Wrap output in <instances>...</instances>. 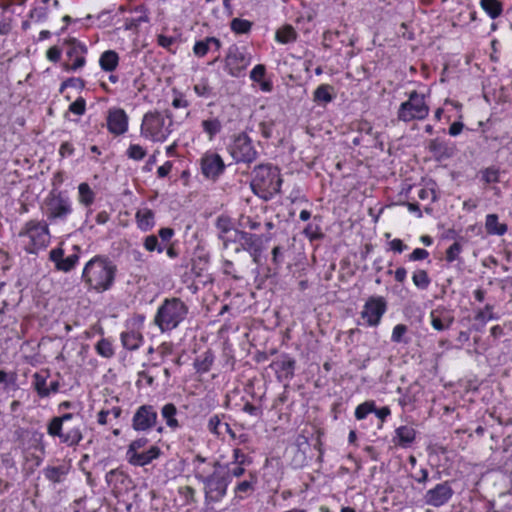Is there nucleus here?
I'll return each mask as SVG.
<instances>
[{
    "instance_id": "nucleus-42",
    "label": "nucleus",
    "mask_w": 512,
    "mask_h": 512,
    "mask_svg": "<svg viewBox=\"0 0 512 512\" xmlns=\"http://www.w3.org/2000/svg\"><path fill=\"white\" fill-rule=\"evenodd\" d=\"M65 474V468L61 466L47 467L44 469L45 477L53 483H60L63 480Z\"/></svg>"
},
{
    "instance_id": "nucleus-16",
    "label": "nucleus",
    "mask_w": 512,
    "mask_h": 512,
    "mask_svg": "<svg viewBox=\"0 0 512 512\" xmlns=\"http://www.w3.org/2000/svg\"><path fill=\"white\" fill-rule=\"evenodd\" d=\"M225 164L217 153L207 152L201 158V171L208 179L218 178L224 171Z\"/></svg>"
},
{
    "instance_id": "nucleus-23",
    "label": "nucleus",
    "mask_w": 512,
    "mask_h": 512,
    "mask_svg": "<svg viewBox=\"0 0 512 512\" xmlns=\"http://www.w3.org/2000/svg\"><path fill=\"white\" fill-rule=\"evenodd\" d=\"M394 442L401 447H408L416 437V431L411 426H400L395 431Z\"/></svg>"
},
{
    "instance_id": "nucleus-14",
    "label": "nucleus",
    "mask_w": 512,
    "mask_h": 512,
    "mask_svg": "<svg viewBox=\"0 0 512 512\" xmlns=\"http://www.w3.org/2000/svg\"><path fill=\"white\" fill-rule=\"evenodd\" d=\"M107 129L114 136H120L128 131L129 117L122 108L112 107L107 112Z\"/></svg>"
},
{
    "instance_id": "nucleus-29",
    "label": "nucleus",
    "mask_w": 512,
    "mask_h": 512,
    "mask_svg": "<svg viewBox=\"0 0 512 512\" xmlns=\"http://www.w3.org/2000/svg\"><path fill=\"white\" fill-rule=\"evenodd\" d=\"M207 428L212 434L218 437L223 435L222 429H224L233 437L235 435L232 429L230 428L229 424L223 423L219 415H213L210 417V419L208 420Z\"/></svg>"
},
{
    "instance_id": "nucleus-62",
    "label": "nucleus",
    "mask_w": 512,
    "mask_h": 512,
    "mask_svg": "<svg viewBox=\"0 0 512 512\" xmlns=\"http://www.w3.org/2000/svg\"><path fill=\"white\" fill-rule=\"evenodd\" d=\"M429 256V252L423 248H416L413 250V252L409 255L410 261H419L424 260Z\"/></svg>"
},
{
    "instance_id": "nucleus-27",
    "label": "nucleus",
    "mask_w": 512,
    "mask_h": 512,
    "mask_svg": "<svg viewBox=\"0 0 512 512\" xmlns=\"http://www.w3.org/2000/svg\"><path fill=\"white\" fill-rule=\"evenodd\" d=\"M211 47H214L215 50H219L221 47L220 40L215 37H207L206 39L195 43L193 52L198 57H204Z\"/></svg>"
},
{
    "instance_id": "nucleus-55",
    "label": "nucleus",
    "mask_w": 512,
    "mask_h": 512,
    "mask_svg": "<svg viewBox=\"0 0 512 512\" xmlns=\"http://www.w3.org/2000/svg\"><path fill=\"white\" fill-rule=\"evenodd\" d=\"M233 464L250 465L251 459L241 449L236 448L233 450V461L230 465Z\"/></svg>"
},
{
    "instance_id": "nucleus-33",
    "label": "nucleus",
    "mask_w": 512,
    "mask_h": 512,
    "mask_svg": "<svg viewBox=\"0 0 512 512\" xmlns=\"http://www.w3.org/2000/svg\"><path fill=\"white\" fill-rule=\"evenodd\" d=\"M78 201L85 207L91 206L95 201V193L86 182L78 185Z\"/></svg>"
},
{
    "instance_id": "nucleus-18",
    "label": "nucleus",
    "mask_w": 512,
    "mask_h": 512,
    "mask_svg": "<svg viewBox=\"0 0 512 512\" xmlns=\"http://www.w3.org/2000/svg\"><path fill=\"white\" fill-rule=\"evenodd\" d=\"M234 242L240 244L241 248L249 254H255L256 251H263L262 237L256 234L241 230H234Z\"/></svg>"
},
{
    "instance_id": "nucleus-13",
    "label": "nucleus",
    "mask_w": 512,
    "mask_h": 512,
    "mask_svg": "<svg viewBox=\"0 0 512 512\" xmlns=\"http://www.w3.org/2000/svg\"><path fill=\"white\" fill-rule=\"evenodd\" d=\"M453 494L454 491L451 485L445 481L427 490L423 496V501L428 506L441 507L450 501Z\"/></svg>"
},
{
    "instance_id": "nucleus-37",
    "label": "nucleus",
    "mask_w": 512,
    "mask_h": 512,
    "mask_svg": "<svg viewBox=\"0 0 512 512\" xmlns=\"http://www.w3.org/2000/svg\"><path fill=\"white\" fill-rule=\"evenodd\" d=\"M33 387L39 397H41V398L48 397L49 391H48V385H47V374L35 373L33 375Z\"/></svg>"
},
{
    "instance_id": "nucleus-2",
    "label": "nucleus",
    "mask_w": 512,
    "mask_h": 512,
    "mask_svg": "<svg viewBox=\"0 0 512 512\" xmlns=\"http://www.w3.org/2000/svg\"><path fill=\"white\" fill-rule=\"evenodd\" d=\"M282 179L277 167L261 164L254 168L251 180L253 192L264 200L273 198L280 192Z\"/></svg>"
},
{
    "instance_id": "nucleus-43",
    "label": "nucleus",
    "mask_w": 512,
    "mask_h": 512,
    "mask_svg": "<svg viewBox=\"0 0 512 512\" xmlns=\"http://www.w3.org/2000/svg\"><path fill=\"white\" fill-rule=\"evenodd\" d=\"M230 27L236 34H245L251 30L252 22L246 19L234 18L231 21Z\"/></svg>"
},
{
    "instance_id": "nucleus-61",
    "label": "nucleus",
    "mask_w": 512,
    "mask_h": 512,
    "mask_svg": "<svg viewBox=\"0 0 512 512\" xmlns=\"http://www.w3.org/2000/svg\"><path fill=\"white\" fill-rule=\"evenodd\" d=\"M234 467H230L231 465H228V472L225 476H228V480L230 481V477H241L245 472V465L240 464H234Z\"/></svg>"
},
{
    "instance_id": "nucleus-51",
    "label": "nucleus",
    "mask_w": 512,
    "mask_h": 512,
    "mask_svg": "<svg viewBox=\"0 0 512 512\" xmlns=\"http://www.w3.org/2000/svg\"><path fill=\"white\" fill-rule=\"evenodd\" d=\"M16 379V373H8L4 370H0V383L4 385L5 390L9 389L10 387H14L16 385Z\"/></svg>"
},
{
    "instance_id": "nucleus-41",
    "label": "nucleus",
    "mask_w": 512,
    "mask_h": 512,
    "mask_svg": "<svg viewBox=\"0 0 512 512\" xmlns=\"http://www.w3.org/2000/svg\"><path fill=\"white\" fill-rule=\"evenodd\" d=\"M96 352L105 358H111L114 355V348L109 339L102 338L95 345Z\"/></svg>"
},
{
    "instance_id": "nucleus-8",
    "label": "nucleus",
    "mask_w": 512,
    "mask_h": 512,
    "mask_svg": "<svg viewBox=\"0 0 512 512\" xmlns=\"http://www.w3.org/2000/svg\"><path fill=\"white\" fill-rule=\"evenodd\" d=\"M198 469V467L196 468ZM195 477L204 484L205 500L207 503H216L223 499L229 485L228 476L214 471L209 476L196 470Z\"/></svg>"
},
{
    "instance_id": "nucleus-56",
    "label": "nucleus",
    "mask_w": 512,
    "mask_h": 512,
    "mask_svg": "<svg viewBox=\"0 0 512 512\" xmlns=\"http://www.w3.org/2000/svg\"><path fill=\"white\" fill-rule=\"evenodd\" d=\"M461 251V244L459 242H454L452 245L449 246V248L446 251V260L450 263L455 261L458 258L459 254L461 253Z\"/></svg>"
},
{
    "instance_id": "nucleus-57",
    "label": "nucleus",
    "mask_w": 512,
    "mask_h": 512,
    "mask_svg": "<svg viewBox=\"0 0 512 512\" xmlns=\"http://www.w3.org/2000/svg\"><path fill=\"white\" fill-rule=\"evenodd\" d=\"M86 103L83 98L76 99L69 106V111L76 115H83L85 113Z\"/></svg>"
},
{
    "instance_id": "nucleus-24",
    "label": "nucleus",
    "mask_w": 512,
    "mask_h": 512,
    "mask_svg": "<svg viewBox=\"0 0 512 512\" xmlns=\"http://www.w3.org/2000/svg\"><path fill=\"white\" fill-rule=\"evenodd\" d=\"M507 225L499 222L497 214H488L485 218V230L489 235L502 236L507 232Z\"/></svg>"
},
{
    "instance_id": "nucleus-21",
    "label": "nucleus",
    "mask_w": 512,
    "mask_h": 512,
    "mask_svg": "<svg viewBox=\"0 0 512 512\" xmlns=\"http://www.w3.org/2000/svg\"><path fill=\"white\" fill-rule=\"evenodd\" d=\"M431 325L437 331H444L450 328L454 317L445 310H433L430 313Z\"/></svg>"
},
{
    "instance_id": "nucleus-34",
    "label": "nucleus",
    "mask_w": 512,
    "mask_h": 512,
    "mask_svg": "<svg viewBox=\"0 0 512 512\" xmlns=\"http://www.w3.org/2000/svg\"><path fill=\"white\" fill-rule=\"evenodd\" d=\"M333 87L328 84H322L317 87L313 94V100L319 104H327L333 100Z\"/></svg>"
},
{
    "instance_id": "nucleus-28",
    "label": "nucleus",
    "mask_w": 512,
    "mask_h": 512,
    "mask_svg": "<svg viewBox=\"0 0 512 512\" xmlns=\"http://www.w3.org/2000/svg\"><path fill=\"white\" fill-rule=\"evenodd\" d=\"M161 416L165 420L167 426L176 430L180 427V424L176 418L177 408L173 403H166L161 409Z\"/></svg>"
},
{
    "instance_id": "nucleus-15",
    "label": "nucleus",
    "mask_w": 512,
    "mask_h": 512,
    "mask_svg": "<svg viewBox=\"0 0 512 512\" xmlns=\"http://www.w3.org/2000/svg\"><path fill=\"white\" fill-rule=\"evenodd\" d=\"M225 63L228 73L233 77H238L250 64V58L238 47H231L226 56Z\"/></svg>"
},
{
    "instance_id": "nucleus-52",
    "label": "nucleus",
    "mask_w": 512,
    "mask_h": 512,
    "mask_svg": "<svg viewBox=\"0 0 512 512\" xmlns=\"http://www.w3.org/2000/svg\"><path fill=\"white\" fill-rule=\"evenodd\" d=\"M374 411V402H364L357 406L355 417L358 420L364 419L369 413Z\"/></svg>"
},
{
    "instance_id": "nucleus-47",
    "label": "nucleus",
    "mask_w": 512,
    "mask_h": 512,
    "mask_svg": "<svg viewBox=\"0 0 512 512\" xmlns=\"http://www.w3.org/2000/svg\"><path fill=\"white\" fill-rule=\"evenodd\" d=\"M303 233L311 241L322 239L324 236L323 233L321 232L319 225L313 223L308 224L305 227Z\"/></svg>"
},
{
    "instance_id": "nucleus-45",
    "label": "nucleus",
    "mask_w": 512,
    "mask_h": 512,
    "mask_svg": "<svg viewBox=\"0 0 512 512\" xmlns=\"http://www.w3.org/2000/svg\"><path fill=\"white\" fill-rule=\"evenodd\" d=\"M148 444V439L145 437H140L138 439L133 440L126 451V458L133 455V453H139L141 449H143Z\"/></svg>"
},
{
    "instance_id": "nucleus-5",
    "label": "nucleus",
    "mask_w": 512,
    "mask_h": 512,
    "mask_svg": "<svg viewBox=\"0 0 512 512\" xmlns=\"http://www.w3.org/2000/svg\"><path fill=\"white\" fill-rule=\"evenodd\" d=\"M188 306L180 298H167L158 307L154 323L161 332L177 328L185 320Z\"/></svg>"
},
{
    "instance_id": "nucleus-3",
    "label": "nucleus",
    "mask_w": 512,
    "mask_h": 512,
    "mask_svg": "<svg viewBox=\"0 0 512 512\" xmlns=\"http://www.w3.org/2000/svg\"><path fill=\"white\" fill-rule=\"evenodd\" d=\"M81 420L72 413L53 417L47 425V433L58 437L67 446H75L82 440Z\"/></svg>"
},
{
    "instance_id": "nucleus-25",
    "label": "nucleus",
    "mask_w": 512,
    "mask_h": 512,
    "mask_svg": "<svg viewBox=\"0 0 512 512\" xmlns=\"http://www.w3.org/2000/svg\"><path fill=\"white\" fill-rule=\"evenodd\" d=\"M136 222L140 230L147 232L155 225L154 212L149 208H142L136 212Z\"/></svg>"
},
{
    "instance_id": "nucleus-10",
    "label": "nucleus",
    "mask_w": 512,
    "mask_h": 512,
    "mask_svg": "<svg viewBox=\"0 0 512 512\" xmlns=\"http://www.w3.org/2000/svg\"><path fill=\"white\" fill-rule=\"evenodd\" d=\"M229 152L237 163H252L257 158V151L253 147L251 139L245 133L235 136L229 147Z\"/></svg>"
},
{
    "instance_id": "nucleus-63",
    "label": "nucleus",
    "mask_w": 512,
    "mask_h": 512,
    "mask_svg": "<svg viewBox=\"0 0 512 512\" xmlns=\"http://www.w3.org/2000/svg\"><path fill=\"white\" fill-rule=\"evenodd\" d=\"M46 56L50 61L58 62L61 57V49L56 46L50 47L47 50Z\"/></svg>"
},
{
    "instance_id": "nucleus-30",
    "label": "nucleus",
    "mask_w": 512,
    "mask_h": 512,
    "mask_svg": "<svg viewBox=\"0 0 512 512\" xmlns=\"http://www.w3.org/2000/svg\"><path fill=\"white\" fill-rule=\"evenodd\" d=\"M489 512H512V495H499L497 500L490 503Z\"/></svg>"
},
{
    "instance_id": "nucleus-12",
    "label": "nucleus",
    "mask_w": 512,
    "mask_h": 512,
    "mask_svg": "<svg viewBox=\"0 0 512 512\" xmlns=\"http://www.w3.org/2000/svg\"><path fill=\"white\" fill-rule=\"evenodd\" d=\"M387 310V303L381 296H372L364 304L361 311V318L364 319L368 326H378L382 316Z\"/></svg>"
},
{
    "instance_id": "nucleus-7",
    "label": "nucleus",
    "mask_w": 512,
    "mask_h": 512,
    "mask_svg": "<svg viewBox=\"0 0 512 512\" xmlns=\"http://www.w3.org/2000/svg\"><path fill=\"white\" fill-rule=\"evenodd\" d=\"M429 111L425 95L413 90L409 92L408 99L399 106L397 119L405 123L414 120H424L429 115Z\"/></svg>"
},
{
    "instance_id": "nucleus-46",
    "label": "nucleus",
    "mask_w": 512,
    "mask_h": 512,
    "mask_svg": "<svg viewBox=\"0 0 512 512\" xmlns=\"http://www.w3.org/2000/svg\"><path fill=\"white\" fill-rule=\"evenodd\" d=\"M143 246L149 252H163V247L159 244L158 238L155 235H148L147 237H145Z\"/></svg>"
},
{
    "instance_id": "nucleus-19",
    "label": "nucleus",
    "mask_w": 512,
    "mask_h": 512,
    "mask_svg": "<svg viewBox=\"0 0 512 512\" xmlns=\"http://www.w3.org/2000/svg\"><path fill=\"white\" fill-rule=\"evenodd\" d=\"M49 258L55 263L56 269L63 272L72 270L79 260L77 253H73L64 258V251L61 248L52 249L49 253Z\"/></svg>"
},
{
    "instance_id": "nucleus-31",
    "label": "nucleus",
    "mask_w": 512,
    "mask_h": 512,
    "mask_svg": "<svg viewBox=\"0 0 512 512\" xmlns=\"http://www.w3.org/2000/svg\"><path fill=\"white\" fill-rule=\"evenodd\" d=\"M119 57L113 50H107L102 53L99 64L104 71L111 72L118 66Z\"/></svg>"
},
{
    "instance_id": "nucleus-17",
    "label": "nucleus",
    "mask_w": 512,
    "mask_h": 512,
    "mask_svg": "<svg viewBox=\"0 0 512 512\" xmlns=\"http://www.w3.org/2000/svg\"><path fill=\"white\" fill-rule=\"evenodd\" d=\"M64 45L66 46V55L72 61L70 69L77 70L82 68L86 63L85 54L87 53V47L75 38L67 39Z\"/></svg>"
},
{
    "instance_id": "nucleus-20",
    "label": "nucleus",
    "mask_w": 512,
    "mask_h": 512,
    "mask_svg": "<svg viewBox=\"0 0 512 512\" xmlns=\"http://www.w3.org/2000/svg\"><path fill=\"white\" fill-rule=\"evenodd\" d=\"M160 454V448L156 445H152L146 451L133 453V455L127 457L126 459L133 466H145L150 464L153 460L157 459Z\"/></svg>"
},
{
    "instance_id": "nucleus-35",
    "label": "nucleus",
    "mask_w": 512,
    "mask_h": 512,
    "mask_svg": "<svg viewBox=\"0 0 512 512\" xmlns=\"http://www.w3.org/2000/svg\"><path fill=\"white\" fill-rule=\"evenodd\" d=\"M201 127L211 141L221 131L222 124L218 118H209L201 122Z\"/></svg>"
},
{
    "instance_id": "nucleus-49",
    "label": "nucleus",
    "mask_w": 512,
    "mask_h": 512,
    "mask_svg": "<svg viewBox=\"0 0 512 512\" xmlns=\"http://www.w3.org/2000/svg\"><path fill=\"white\" fill-rule=\"evenodd\" d=\"M256 483V478L254 476H251V480H245L235 487V493L239 495L240 498H242V494H246L254 489V484Z\"/></svg>"
},
{
    "instance_id": "nucleus-38",
    "label": "nucleus",
    "mask_w": 512,
    "mask_h": 512,
    "mask_svg": "<svg viewBox=\"0 0 512 512\" xmlns=\"http://www.w3.org/2000/svg\"><path fill=\"white\" fill-rule=\"evenodd\" d=\"M216 227L219 230V238L223 241L224 246H227L228 240H231L230 238L226 237V234L232 231V223L230 219L223 216L218 217L216 221Z\"/></svg>"
},
{
    "instance_id": "nucleus-9",
    "label": "nucleus",
    "mask_w": 512,
    "mask_h": 512,
    "mask_svg": "<svg viewBox=\"0 0 512 512\" xmlns=\"http://www.w3.org/2000/svg\"><path fill=\"white\" fill-rule=\"evenodd\" d=\"M47 219L50 221H64L72 213V202L62 192L52 191L45 199Z\"/></svg>"
},
{
    "instance_id": "nucleus-59",
    "label": "nucleus",
    "mask_w": 512,
    "mask_h": 512,
    "mask_svg": "<svg viewBox=\"0 0 512 512\" xmlns=\"http://www.w3.org/2000/svg\"><path fill=\"white\" fill-rule=\"evenodd\" d=\"M179 494L186 500L187 503L195 501V489L191 486L180 487Z\"/></svg>"
},
{
    "instance_id": "nucleus-53",
    "label": "nucleus",
    "mask_w": 512,
    "mask_h": 512,
    "mask_svg": "<svg viewBox=\"0 0 512 512\" xmlns=\"http://www.w3.org/2000/svg\"><path fill=\"white\" fill-rule=\"evenodd\" d=\"M475 319L477 321H480L482 323H486L492 319H495L494 313H493V307L489 304H487L484 309L477 312Z\"/></svg>"
},
{
    "instance_id": "nucleus-22",
    "label": "nucleus",
    "mask_w": 512,
    "mask_h": 512,
    "mask_svg": "<svg viewBox=\"0 0 512 512\" xmlns=\"http://www.w3.org/2000/svg\"><path fill=\"white\" fill-rule=\"evenodd\" d=\"M295 360L284 355L273 363L279 378L290 380L294 376Z\"/></svg>"
},
{
    "instance_id": "nucleus-32",
    "label": "nucleus",
    "mask_w": 512,
    "mask_h": 512,
    "mask_svg": "<svg viewBox=\"0 0 512 512\" xmlns=\"http://www.w3.org/2000/svg\"><path fill=\"white\" fill-rule=\"evenodd\" d=\"M275 39L277 42L282 44L291 43L296 41L297 32L292 25L286 24L277 29Z\"/></svg>"
},
{
    "instance_id": "nucleus-54",
    "label": "nucleus",
    "mask_w": 512,
    "mask_h": 512,
    "mask_svg": "<svg viewBox=\"0 0 512 512\" xmlns=\"http://www.w3.org/2000/svg\"><path fill=\"white\" fill-rule=\"evenodd\" d=\"M132 12L135 14L133 18H135V21L138 22L140 25L142 23L149 22V13L145 6H137L133 9Z\"/></svg>"
},
{
    "instance_id": "nucleus-60",
    "label": "nucleus",
    "mask_w": 512,
    "mask_h": 512,
    "mask_svg": "<svg viewBox=\"0 0 512 512\" xmlns=\"http://www.w3.org/2000/svg\"><path fill=\"white\" fill-rule=\"evenodd\" d=\"M240 225L244 228H248L250 230H257L260 227V222L252 219L249 216H241Z\"/></svg>"
},
{
    "instance_id": "nucleus-58",
    "label": "nucleus",
    "mask_w": 512,
    "mask_h": 512,
    "mask_svg": "<svg viewBox=\"0 0 512 512\" xmlns=\"http://www.w3.org/2000/svg\"><path fill=\"white\" fill-rule=\"evenodd\" d=\"M265 71V66L258 64L250 72V78L255 82H261L265 76Z\"/></svg>"
},
{
    "instance_id": "nucleus-48",
    "label": "nucleus",
    "mask_w": 512,
    "mask_h": 512,
    "mask_svg": "<svg viewBox=\"0 0 512 512\" xmlns=\"http://www.w3.org/2000/svg\"><path fill=\"white\" fill-rule=\"evenodd\" d=\"M481 178L486 184L496 183L499 181V170L489 167L481 171Z\"/></svg>"
},
{
    "instance_id": "nucleus-1",
    "label": "nucleus",
    "mask_w": 512,
    "mask_h": 512,
    "mask_svg": "<svg viewBox=\"0 0 512 512\" xmlns=\"http://www.w3.org/2000/svg\"><path fill=\"white\" fill-rule=\"evenodd\" d=\"M116 271V265L111 260L103 256H95L85 264L82 281L88 290L102 293L112 287Z\"/></svg>"
},
{
    "instance_id": "nucleus-26",
    "label": "nucleus",
    "mask_w": 512,
    "mask_h": 512,
    "mask_svg": "<svg viewBox=\"0 0 512 512\" xmlns=\"http://www.w3.org/2000/svg\"><path fill=\"white\" fill-rule=\"evenodd\" d=\"M143 342V336L140 332L131 330L121 333V343L128 350H136Z\"/></svg>"
},
{
    "instance_id": "nucleus-6",
    "label": "nucleus",
    "mask_w": 512,
    "mask_h": 512,
    "mask_svg": "<svg viewBox=\"0 0 512 512\" xmlns=\"http://www.w3.org/2000/svg\"><path fill=\"white\" fill-rule=\"evenodd\" d=\"M24 250L29 254H37L46 248L50 242L48 224L43 220L27 221L18 233Z\"/></svg>"
},
{
    "instance_id": "nucleus-36",
    "label": "nucleus",
    "mask_w": 512,
    "mask_h": 512,
    "mask_svg": "<svg viewBox=\"0 0 512 512\" xmlns=\"http://www.w3.org/2000/svg\"><path fill=\"white\" fill-rule=\"evenodd\" d=\"M213 361V354L210 351H206L196 358L194 362L195 369L199 373H206L210 370Z\"/></svg>"
},
{
    "instance_id": "nucleus-40",
    "label": "nucleus",
    "mask_w": 512,
    "mask_h": 512,
    "mask_svg": "<svg viewBox=\"0 0 512 512\" xmlns=\"http://www.w3.org/2000/svg\"><path fill=\"white\" fill-rule=\"evenodd\" d=\"M412 281L413 284L421 290H426L431 283L427 271L423 269H418L413 273Z\"/></svg>"
},
{
    "instance_id": "nucleus-4",
    "label": "nucleus",
    "mask_w": 512,
    "mask_h": 512,
    "mask_svg": "<svg viewBox=\"0 0 512 512\" xmlns=\"http://www.w3.org/2000/svg\"><path fill=\"white\" fill-rule=\"evenodd\" d=\"M173 120L168 111H150L142 119L141 136L152 142H164L172 132Z\"/></svg>"
},
{
    "instance_id": "nucleus-44",
    "label": "nucleus",
    "mask_w": 512,
    "mask_h": 512,
    "mask_svg": "<svg viewBox=\"0 0 512 512\" xmlns=\"http://www.w3.org/2000/svg\"><path fill=\"white\" fill-rule=\"evenodd\" d=\"M147 154L146 149H144L139 144H131L128 149L126 150V155L129 159L140 161L142 160Z\"/></svg>"
},
{
    "instance_id": "nucleus-50",
    "label": "nucleus",
    "mask_w": 512,
    "mask_h": 512,
    "mask_svg": "<svg viewBox=\"0 0 512 512\" xmlns=\"http://www.w3.org/2000/svg\"><path fill=\"white\" fill-rule=\"evenodd\" d=\"M407 326L404 324H397L392 331L391 340L394 343L407 342L404 340V335L407 333Z\"/></svg>"
},
{
    "instance_id": "nucleus-39",
    "label": "nucleus",
    "mask_w": 512,
    "mask_h": 512,
    "mask_svg": "<svg viewBox=\"0 0 512 512\" xmlns=\"http://www.w3.org/2000/svg\"><path fill=\"white\" fill-rule=\"evenodd\" d=\"M482 9L493 19L497 18L501 12L502 7L498 0H481Z\"/></svg>"
},
{
    "instance_id": "nucleus-64",
    "label": "nucleus",
    "mask_w": 512,
    "mask_h": 512,
    "mask_svg": "<svg viewBox=\"0 0 512 512\" xmlns=\"http://www.w3.org/2000/svg\"><path fill=\"white\" fill-rule=\"evenodd\" d=\"M158 44L166 49H170V47L174 44L175 39L173 37L159 35L157 38Z\"/></svg>"
},
{
    "instance_id": "nucleus-11",
    "label": "nucleus",
    "mask_w": 512,
    "mask_h": 512,
    "mask_svg": "<svg viewBox=\"0 0 512 512\" xmlns=\"http://www.w3.org/2000/svg\"><path fill=\"white\" fill-rule=\"evenodd\" d=\"M158 411L153 405L139 406L132 417V428L138 432H146L156 426Z\"/></svg>"
}]
</instances>
